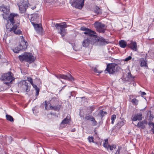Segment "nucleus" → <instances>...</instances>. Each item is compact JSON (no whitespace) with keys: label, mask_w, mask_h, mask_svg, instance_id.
Masks as SVG:
<instances>
[{"label":"nucleus","mask_w":154,"mask_h":154,"mask_svg":"<svg viewBox=\"0 0 154 154\" xmlns=\"http://www.w3.org/2000/svg\"><path fill=\"white\" fill-rule=\"evenodd\" d=\"M83 33L85 34L88 35V36H90V37H92L93 38H97V35H95L96 33V32L90 29H89L87 30L86 31L84 32Z\"/></svg>","instance_id":"obj_14"},{"label":"nucleus","mask_w":154,"mask_h":154,"mask_svg":"<svg viewBox=\"0 0 154 154\" xmlns=\"http://www.w3.org/2000/svg\"><path fill=\"white\" fill-rule=\"evenodd\" d=\"M37 23L33 22L32 24L33 25L35 30L37 32H39L42 29V28L39 25L37 24Z\"/></svg>","instance_id":"obj_18"},{"label":"nucleus","mask_w":154,"mask_h":154,"mask_svg":"<svg viewBox=\"0 0 154 154\" xmlns=\"http://www.w3.org/2000/svg\"><path fill=\"white\" fill-rule=\"evenodd\" d=\"M50 108L51 109H53L55 110H58L60 108V105H58L57 106H51Z\"/></svg>","instance_id":"obj_27"},{"label":"nucleus","mask_w":154,"mask_h":154,"mask_svg":"<svg viewBox=\"0 0 154 154\" xmlns=\"http://www.w3.org/2000/svg\"><path fill=\"white\" fill-rule=\"evenodd\" d=\"M21 41L19 46V47H16L13 49V51L15 53H18L20 50H25L27 48L28 44L26 42L24 41V38L23 36H21Z\"/></svg>","instance_id":"obj_3"},{"label":"nucleus","mask_w":154,"mask_h":154,"mask_svg":"<svg viewBox=\"0 0 154 154\" xmlns=\"http://www.w3.org/2000/svg\"><path fill=\"white\" fill-rule=\"evenodd\" d=\"M128 76L129 78H133L130 72H128Z\"/></svg>","instance_id":"obj_44"},{"label":"nucleus","mask_w":154,"mask_h":154,"mask_svg":"<svg viewBox=\"0 0 154 154\" xmlns=\"http://www.w3.org/2000/svg\"><path fill=\"white\" fill-rule=\"evenodd\" d=\"M36 8V6H34V7H32L31 8V9L32 10H34V9H35Z\"/></svg>","instance_id":"obj_51"},{"label":"nucleus","mask_w":154,"mask_h":154,"mask_svg":"<svg viewBox=\"0 0 154 154\" xmlns=\"http://www.w3.org/2000/svg\"><path fill=\"white\" fill-rule=\"evenodd\" d=\"M31 85L35 88V89L36 91L35 95L36 96V97H37L39 94V89L38 87H37L36 85H34L33 83Z\"/></svg>","instance_id":"obj_24"},{"label":"nucleus","mask_w":154,"mask_h":154,"mask_svg":"<svg viewBox=\"0 0 154 154\" xmlns=\"http://www.w3.org/2000/svg\"><path fill=\"white\" fill-rule=\"evenodd\" d=\"M131 102L133 105L137 106L138 103V100L135 98H134L131 100Z\"/></svg>","instance_id":"obj_29"},{"label":"nucleus","mask_w":154,"mask_h":154,"mask_svg":"<svg viewBox=\"0 0 154 154\" xmlns=\"http://www.w3.org/2000/svg\"><path fill=\"white\" fill-rule=\"evenodd\" d=\"M55 76L58 79H62L68 80L69 81H71L74 80L73 77L70 74L68 75H64L63 74L55 75Z\"/></svg>","instance_id":"obj_10"},{"label":"nucleus","mask_w":154,"mask_h":154,"mask_svg":"<svg viewBox=\"0 0 154 154\" xmlns=\"http://www.w3.org/2000/svg\"><path fill=\"white\" fill-rule=\"evenodd\" d=\"M116 116L115 115H112L111 117V120L112 121L111 123L112 124H114V122L115 120L116 119Z\"/></svg>","instance_id":"obj_33"},{"label":"nucleus","mask_w":154,"mask_h":154,"mask_svg":"<svg viewBox=\"0 0 154 154\" xmlns=\"http://www.w3.org/2000/svg\"><path fill=\"white\" fill-rule=\"evenodd\" d=\"M95 43L99 42L102 45H106L108 43V42L105 39L102 37H98L97 38H94Z\"/></svg>","instance_id":"obj_12"},{"label":"nucleus","mask_w":154,"mask_h":154,"mask_svg":"<svg viewBox=\"0 0 154 154\" xmlns=\"http://www.w3.org/2000/svg\"><path fill=\"white\" fill-rule=\"evenodd\" d=\"M88 140L90 142H93V139H94L93 137H89L88 138Z\"/></svg>","instance_id":"obj_40"},{"label":"nucleus","mask_w":154,"mask_h":154,"mask_svg":"<svg viewBox=\"0 0 154 154\" xmlns=\"http://www.w3.org/2000/svg\"><path fill=\"white\" fill-rule=\"evenodd\" d=\"M94 38L92 37L87 38L85 39L82 43V45L83 47H88L90 44L93 45L95 43Z\"/></svg>","instance_id":"obj_9"},{"label":"nucleus","mask_w":154,"mask_h":154,"mask_svg":"<svg viewBox=\"0 0 154 154\" xmlns=\"http://www.w3.org/2000/svg\"><path fill=\"white\" fill-rule=\"evenodd\" d=\"M70 118L67 116L61 122L62 124H68L69 122Z\"/></svg>","instance_id":"obj_21"},{"label":"nucleus","mask_w":154,"mask_h":154,"mask_svg":"<svg viewBox=\"0 0 154 154\" xmlns=\"http://www.w3.org/2000/svg\"><path fill=\"white\" fill-rule=\"evenodd\" d=\"M142 112H140L132 115L131 119L133 121L137 120L140 121L142 120Z\"/></svg>","instance_id":"obj_13"},{"label":"nucleus","mask_w":154,"mask_h":154,"mask_svg":"<svg viewBox=\"0 0 154 154\" xmlns=\"http://www.w3.org/2000/svg\"><path fill=\"white\" fill-rule=\"evenodd\" d=\"M28 0H20L17 3L19 9L21 13H25L28 6Z\"/></svg>","instance_id":"obj_4"},{"label":"nucleus","mask_w":154,"mask_h":154,"mask_svg":"<svg viewBox=\"0 0 154 154\" xmlns=\"http://www.w3.org/2000/svg\"><path fill=\"white\" fill-rule=\"evenodd\" d=\"M118 67L117 64L115 63H109L107 65L106 69L104 71L105 73H107L106 71L110 74H114L117 72Z\"/></svg>","instance_id":"obj_5"},{"label":"nucleus","mask_w":154,"mask_h":154,"mask_svg":"<svg viewBox=\"0 0 154 154\" xmlns=\"http://www.w3.org/2000/svg\"><path fill=\"white\" fill-rule=\"evenodd\" d=\"M128 46L134 51H137V44L135 42L131 41L130 44L128 45Z\"/></svg>","instance_id":"obj_17"},{"label":"nucleus","mask_w":154,"mask_h":154,"mask_svg":"<svg viewBox=\"0 0 154 154\" xmlns=\"http://www.w3.org/2000/svg\"><path fill=\"white\" fill-rule=\"evenodd\" d=\"M66 23L65 22H63L62 23H56L55 26L57 29H60L59 33L61 35L62 37L64 36L66 33L65 28L69 26L67 25Z\"/></svg>","instance_id":"obj_2"},{"label":"nucleus","mask_w":154,"mask_h":154,"mask_svg":"<svg viewBox=\"0 0 154 154\" xmlns=\"http://www.w3.org/2000/svg\"><path fill=\"white\" fill-rule=\"evenodd\" d=\"M88 29H88V28H87L84 26L81 27L80 29L81 30L84 31H85V32Z\"/></svg>","instance_id":"obj_39"},{"label":"nucleus","mask_w":154,"mask_h":154,"mask_svg":"<svg viewBox=\"0 0 154 154\" xmlns=\"http://www.w3.org/2000/svg\"><path fill=\"white\" fill-rule=\"evenodd\" d=\"M153 118H154V117H153V116L150 113L149 116V120L150 121L152 120Z\"/></svg>","instance_id":"obj_47"},{"label":"nucleus","mask_w":154,"mask_h":154,"mask_svg":"<svg viewBox=\"0 0 154 154\" xmlns=\"http://www.w3.org/2000/svg\"><path fill=\"white\" fill-rule=\"evenodd\" d=\"M32 16L30 19V21L31 23L33 22L38 23L39 17L38 14L37 13L33 14L31 15Z\"/></svg>","instance_id":"obj_16"},{"label":"nucleus","mask_w":154,"mask_h":154,"mask_svg":"<svg viewBox=\"0 0 154 154\" xmlns=\"http://www.w3.org/2000/svg\"><path fill=\"white\" fill-rule=\"evenodd\" d=\"M84 0H75L72 5L75 8L81 9L84 5Z\"/></svg>","instance_id":"obj_11"},{"label":"nucleus","mask_w":154,"mask_h":154,"mask_svg":"<svg viewBox=\"0 0 154 154\" xmlns=\"http://www.w3.org/2000/svg\"><path fill=\"white\" fill-rule=\"evenodd\" d=\"M1 55L0 54V59H1Z\"/></svg>","instance_id":"obj_53"},{"label":"nucleus","mask_w":154,"mask_h":154,"mask_svg":"<svg viewBox=\"0 0 154 154\" xmlns=\"http://www.w3.org/2000/svg\"><path fill=\"white\" fill-rule=\"evenodd\" d=\"M140 66H147V63L146 59L143 58L140 60Z\"/></svg>","instance_id":"obj_22"},{"label":"nucleus","mask_w":154,"mask_h":154,"mask_svg":"<svg viewBox=\"0 0 154 154\" xmlns=\"http://www.w3.org/2000/svg\"><path fill=\"white\" fill-rule=\"evenodd\" d=\"M119 44L121 48H125L127 46L126 42L122 40H121L119 41Z\"/></svg>","instance_id":"obj_20"},{"label":"nucleus","mask_w":154,"mask_h":154,"mask_svg":"<svg viewBox=\"0 0 154 154\" xmlns=\"http://www.w3.org/2000/svg\"><path fill=\"white\" fill-rule=\"evenodd\" d=\"M108 139H105V142L104 143H108Z\"/></svg>","instance_id":"obj_49"},{"label":"nucleus","mask_w":154,"mask_h":154,"mask_svg":"<svg viewBox=\"0 0 154 154\" xmlns=\"http://www.w3.org/2000/svg\"><path fill=\"white\" fill-rule=\"evenodd\" d=\"M92 118H93V117L91 116H87L85 117V119L87 120H90L91 121V119Z\"/></svg>","instance_id":"obj_38"},{"label":"nucleus","mask_w":154,"mask_h":154,"mask_svg":"<svg viewBox=\"0 0 154 154\" xmlns=\"http://www.w3.org/2000/svg\"><path fill=\"white\" fill-rule=\"evenodd\" d=\"M47 102L46 101H45V108L46 109H47Z\"/></svg>","instance_id":"obj_46"},{"label":"nucleus","mask_w":154,"mask_h":154,"mask_svg":"<svg viewBox=\"0 0 154 154\" xmlns=\"http://www.w3.org/2000/svg\"><path fill=\"white\" fill-rule=\"evenodd\" d=\"M94 10V12L97 14H101L102 13L101 9L98 6H95Z\"/></svg>","instance_id":"obj_19"},{"label":"nucleus","mask_w":154,"mask_h":154,"mask_svg":"<svg viewBox=\"0 0 154 154\" xmlns=\"http://www.w3.org/2000/svg\"><path fill=\"white\" fill-rule=\"evenodd\" d=\"M90 108L91 109V111H92L93 110H94V107H93V106L91 107Z\"/></svg>","instance_id":"obj_50"},{"label":"nucleus","mask_w":154,"mask_h":154,"mask_svg":"<svg viewBox=\"0 0 154 154\" xmlns=\"http://www.w3.org/2000/svg\"><path fill=\"white\" fill-rule=\"evenodd\" d=\"M91 121L92 122V125L93 126H95L97 125V122L95 120L94 117L92 118L91 119Z\"/></svg>","instance_id":"obj_30"},{"label":"nucleus","mask_w":154,"mask_h":154,"mask_svg":"<svg viewBox=\"0 0 154 154\" xmlns=\"http://www.w3.org/2000/svg\"><path fill=\"white\" fill-rule=\"evenodd\" d=\"M6 119L10 122H13L14 121V119L12 116H11L8 115H6Z\"/></svg>","instance_id":"obj_28"},{"label":"nucleus","mask_w":154,"mask_h":154,"mask_svg":"<svg viewBox=\"0 0 154 154\" xmlns=\"http://www.w3.org/2000/svg\"><path fill=\"white\" fill-rule=\"evenodd\" d=\"M141 93V96L143 97V96L145 95L146 94L144 92H141V91H140Z\"/></svg>","instance_id":"obj_45"},{"label":"nucleus","mask_w":154,"mask_h":154,"mask_svg":"<svg viewBox=\"0 0 154 154\" xmlns=\"http://www.w3.org/2000/svg\"><path fill=\"white\" fill-rule=\"evenodd\" d=\"M125 122L123 121H120L117 123L118 125H119L121 126H122L124 125Z\"/></svg>","instance_id":"obj_36"},{"label":"nucleus","mask_w":154,"mask_h":154,"mask_svg":"<svg viewBox=\"0 0 154 154\" xmlns=\"http://www.w3.org/2000/svg\"><path fill=\"white\" fill-rule=\"evenodd\" d=\"M153 128H151V131L154 134V124H152Z\"/></svg>","instance_id":"obj_48"},{"label":"nucleus","mask_w":154,"mask_h":154,"mask_svg":"<svg viewBox=\"0 0 154 154\" xmlns=\"http://www.w3.org/2000/svg\"><path fill=\"white\" fill-rule=\"evenodd\" d=\"M28 81L31 84L33 83V79L32 78L30 77H27Z\"/></svg>","instance_id":"obj_37"},{"label":"nucleus","mask_w":154,"mask_h":154,"mask_svg":"<svg viewBox=\"0 0 154 154\" xmlns=\"http://www.w3.org/2000/svg\"><path fill=\"white\" fill-rule=\"evenodd\" d=\"M94 26L97 31L100 33H104L106 29V25L100 22H96L94 23Z\"/></svg>","instance_id":"obj_7"},{"label":"nucleus","mask_w":154,"mask_h":154,"mask_svg":"<svg viewBox=\"0 0 154 154\" xmlns=\"http://www.w3.org/2000/svg\"><path fill=\"white\" fill-rule=\"evenodd\" d=\"M120 149L119 148V149L117 151L116 153V154H128V152L125 149H122L121 152H120Z\"/></svg>","instance_id":"obj_25"},{"label":"nucleus","mask_w":154,"mask_h":154,"mask_svg":"<svg viewBox=\"0 0 154 154\" xmlns=\"http://www.w3.org/2000/svg\"><path fill=\"white\" fill-rule=\"evenodd\" d=\"M8 22L11 23V27H8V23L6 26V27L8 31L13 32L16 34L20 35L22 34L21 31L19 29H17V24L19 23L20 17L17 14L11 13L8 16L7 18Z\"/></svg>","instance_id":"obj_1"},{"label":"nucleus","mask_w":154,"mask_h":154,"mask_svg":"<svg viewBox=\"0 0 154 154\" xmlns=\"http://www.w3.org/2000/svg\"><path fill=\"white\" fill-rule=\"evenodd\" d=\"M25 85L26 88V92H29L30 90V88L31 87L30 86H29L28 85V83L26 82H25Z\"/></svg>","instance_id":"obj_31"},{"label":"nucleus","mask_w":154,"mask_h":154,"mask_svg":"<svg viewBox=\"0 0 154 154\" xmlns=\"http://www.w3.org/2000/svg\"><path fill=\"white\" fill-rule=\"evenodd\" d=\"M0 10L3 12V14H2L4 19L7 20L8 15L10 12V8L9 7H7L4 5L0 6Z\"/></svg>","instance_id":"obj_8"},{"label":"nucleus","mask_w":154,"mask_h":154,"mask_svg":"<svg viewBox=\"0 0 154 154\" xmlns=\"http://www.w3.org/2000/svg\"><path fill=\"white\" fill-rule=\"evenodd\" d=\"M94 71L96 73H100L101 72V71H98V69L96 68H94Z\"/></svg>","instance_id":"obj_43"},{"label":"nucleus","mask_w":154,"mask_h":154,"mask_svg":"<svg viewBox=\"0 0 154 154\" xmlns=\"http://www.w3.org/2000/svg\"><path fill=\"white\" fill-rule=\"evenodd\" d=\"M152 154H154V151L153 152Z\"/></svg>","instance_id":"obj_52"},{"label":"nucleus","mask_w":154,"mask_h":154,"mask_svg":"<svg viewBox=\"0 0 154 154\" xmlns=\"http://www.w3.org/2000/svg\"><path fill=\"white\" fill-rule=\"evenodd\" d=\"M132 57L131 56H129L127 57L124 60L125 61H128L131 59Z\"/></svg>","instance_id":"obj_42"},{"label":"nucleus","mask_w":154,"mask_h":154,"mask_svg":"<svg viewBox=\"0 0 154 154\" xmlns=\"http://www.w3.org/2000/svg\"><path fill=\"white\" fill-rule=\"evenodd\" d=\"M145 122V121H144L142 122H140L137 124V127L141 129H144L145 128L144 124Z\"/></svg>","instance_id":"obj_23"},{"label":"nucleus","mask_w":154,"mask_h":154,"mask_svg":"<svg viewBox=\"0 0 154 154\" xmlns=\"http://www.w3.org/2000/svg\"><path fill=\"white\" fill-rule=\"evenodd\" d=\"M35 59V57L31 54L26 53V61L31 63L34 61Z\"/></svg>","instance_id":"obj_15"},{"label":"nucleus","mask_w":154,"mask_h":154,"mask_svg":"<svg viewBox=\"0 0 154 154\" xmlns=\"http://www.w3.org/2000/svg\"><path fill=\"white\" fill-rule=\"evenodd\" d=\"M109 145L108 144V143H104L103 144V146L105 148L108 149V146Z\"/></svg>","instance_id":"obj_41"},{"label":"nucleus","mask_w":154,"mask_h":154,"mask_svg":"<svg viewBox=\"0 0 154 154\" xmlns=\"http://www.w3.org/2000/svg\"><path fill=\"white\" fill-rule=\"evenodd\" d=\"M51 103H53L54 102H55L56 103H57L58 99L56 97H51Z\"/></svg>","instance_id":"obj_32"},{"label":"nucleus","mask_w":154,"mask_h":154,"mask_svg":"<svg viewBox=\"0 0 154 154\" xmlns=\"http://www.w3.org/2000/svg\"><path fill=\"white\" fill-rule=\"evenodd\" d=\"M13 75L11 72H9L2 75L1 79L2 80L8 81V82L5 83L6 84L11 83L15 79V78L13 77Z\"/></svg>","instance_id":"obj_6"},{"label":"nucleus","mask_w":154,"mask_h":154,"mask_svg":"<svg viewBox=\"0 0 154 154\" xmlns=\"http://www.w3.org/2000/svg\"><path fill=\"white\" fill-rule=\"evenodd\" d=\"M26 53L24 55L19 56V58L20 60L21 61H23L24 60L26 61Z\"/></svg>","instance_id":"obj_26"},{"label":"nucleus","mask_w":154,"mask_h":154,"mask_svg":"<svg viewBox=\"0 0 154 154\" xmlns=\"http://www.w3.org/2000/svg\"><path fill=\"white\" fill-rule=\"evenodd\" d=\"M116 145H113L112 146L109 145L107 149V150L109 149L111 150H112L113 149H115L116 148Z\"/></svg>","instance_id":"obj_34"},{"label":"nucleus","mask_w":154,"mask_h":154,"mask_svg":"<svg viewBox=\"0 0 154 154\" xmlns=\"http://www.w3.org/2000/svg\"><path fill=\"white\" fill-rule=\"evenodd\" d=\"M99 113L102 117H103L104 116V115L107 114V113L106 112L103 111V110H100L99 112Z\"/></svg>","instance_id":"obj_35"}]
</instances>
